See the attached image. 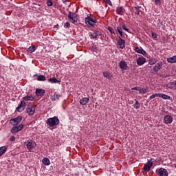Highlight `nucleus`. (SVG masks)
I'll return each mask as SVG.
<instances>
[{
  "label": "nucleus",
  "instance_id": "nucleus-1",
  "mask_svg": "<svg viewBox=\"0 0 176 176\" xmlns=\"http://www.w3.org/2000/svg\"><path fill=\"white\" fill-rule=\"evenodd\" d=\"M60 123V120L56 116L48 118L46 121V124L49 125L50 127H54V126L58 125Z\"/></svg>",
  "mask_w": 176,
  "mask_h": 176
},
{
  "label": "nucleus",
  "instance_id": "nucleus-2",
  "mask_svg": "<svg viewBox=\"0 0 176 176\" xmlns=\"http://www.w3.org/2000/svg\"><path fill=\"white\" fill-rule=\"evenodd\" d=\"M85 24L87 25H90V27H94L96 25V23H97V20L94 18L87 17L85 19Z\"/></svg>",
  "mask_w": 176,
  "mask_h": 176
},
{
  "label": "nucleus",
  "instance_id": "nucleus-3",
  "mask_svg": "<svg viewBox=\"0 0 176 176\" xmlns=\"http://www.w3.org/2000/svg\"><path fill=\"white\" fill-rule=\"evenodd\" d=\"M68 19L71 23L75 24V23H78V16L76 14L72 12L71 11L69 12Z\"/></svg>",
  "mask_w": 176,
  "mask_h": 176
},
{
  "label": "nucleus",
  "instance_id": "nucleus-4",
  "mask_svg": "<svg viewBox=\"0 0 176 176\" xmlns=\"http://www.w3.org/2000/svg\"><path fill=\"white\" fill-rule=\"evenodd\" d=\"M21 120H23V117L21 116H19L15 118L11 119L10 120V124H12V126H17V124H19V123H20Z\"/></svg>",
  "mask_w": 176,
  "mask_h": 176
},
{
  "label": "nucleus",
  "instance_id": "nucleus-5",
  "mask_svg": "<svg viewBox=\"0 0 176 176\" xmlns=\"http://www.w3.org/2000/svg\"><path fill=\"white\" fill-rule=\"evenodd\" d=\"M153 164V162L152 160H149L148 162L144 165L143 170L146 171V173H149L151 171V168H152V166Z\"/></svg>",
  "mask_w": 176,
  "mask_h": 176
},
{
  "label": "nucleus",
  "instance_id": "nucleus-6",
  "mask_svg": "<svg viewBox=\"0 0 176 176\" xmlns=\"http://www.w3.org/2000/svg\"><path fill=\"white\" fill-rule=\"evenodd\" d=\"M157 175L159 176H168V171L164 168H160L158 170H156Z\"/></svg>",
  "mask_w": 176,
  "mask_h": 176
},
{
  "label": "nucleus",
  "instance_id": "nucleus-7",
  "mask_svg": "<svg viewBox=\"0 0 176 176\" xmlns=\"http://www.w3.org/2000/svg\"><path fill=\"white\" fill-rule=\"evenodd\" d=\"M25 107H27V103L24 100H21V103L16 107V111L18 112H23L25 109Z\"/></svg>",
  "mask_w": 176,
  "mask_h": 176
},
{
  "label": "nucleus",
  "instance_id": "nucleus-8",
  "mask_svg": "<svg viewBox=\"0 0 176 176\" xmlns=\"http://www.w3.org/2000/svg\"><path fill=\"white\" fill-rule=\"evenodd\" d=\"M25 144H26V146L29 151H32V149H34L35 148V146H36V143H35L34 142H32L31 140L27 141L25 142Z\"/></svg>",
  "mask_w": 176,
  "mask_h": 176
},
{
  "label": "nucleus",
  "instance_id": "nucleus-9",
  "mask_svg": "<svg viewBox=\"0 0 176 176\" xmlns=\"http://www.w3.org/2000/svg\"><path fill=\"white\" fill-rule=\"evenodd\" d=\"M164 123H165V124H170L173 123V116L170 115L165 116L164 117Z\"/></svg>",
  "mask_w": 176,
  "mask_h": 176
},
{
  "label": "nucleus",
  "instance_id": "nucleus-10",
  "mask_svg": "<svg viewBox=\"0 0 176 176\" xmlns=\"http://www.w3.org/2000/svg\"><path fill=\"white\" fill-rule=\"evenodd\" d=\"M136 63L138 64V65H144V64H145V63H146V58H144V57H139L137 60Z\"/></svg>",
  "mask_w": 176,
  "mask_h": 176
},
{
  "label": "nucleus",
  "instance_id": "nucleus-11",
  "mask_svg": "<svg viewBox=\"0 0 176 176\" xmlns=\"http://www.w3.org/2000/svg\"><path fill=\"white\" fill-rule=\"evenodd\" d=\"M162 67H163V63L162 62H158L153 69L154 72H159L160 69H162Z\"/></svg>",
  "mask_w": 176,
  "mask_h": 176
},
{
  "label": "nucleus",
  "instance_id": "nucleus-12",
  "mask_svg": "<svg viewBox=\"0 0 176 176\" xmlns=\"http://www.w3.org/2000/svg\"><path fill=\"white\" fill-rule=\"evenodd\" d=\"M124 43H126V41L120 37L118 41V47L120 49H124Z\"/></svg>",
  "mask_w": 176,
  "mask_h": 176
},
{
  "label": "nucleus",
  "instance_id": "nucleus-13",
  "mask_svg": "<svg viewBox=\"0 0 176 176\" xmlns=\"http://www.w3.org/2000/svg\"><path fill=\"white\" fill-rule=\"evenodd\" d=\"M25 111L30 116H32L35 113V107H27Z\"/></svg>",
  "mask_w": 176,
  "mask_h": 176
},
{
  "label": "nucleus",
  "instance_id": "nucleus-14",
  "mask_svg": "<svg viewBox=\"0 0 176 176\" xmlns=\"http://www.w3.org/2000/svg\"><path fill=\"white\" fill-rule=\"evenodd\" d=\"M45 91L43 89H36V96L37 97H42V96H45Z\"/></svg>",
  "mask_w": 176,
  "mask_h": 176
},
{
  "label": "nucleus",
  "instance_id": "nucleus-15",
  "mask_svg": "<svg viewBox=\"0 0 176 176\" xmlns=\"http://www.w3.org/2000/svg\"><path fill=\"white\" fill-rule=\"evenodd\" d=\"M120 67L121 68V69H124L125 71H127V68L129 67V66H127V63H126V61L121 60L120 62Z\"/></svg>",
  "mask_w": 176,
  "mask_h": 176
},
{
  "label": "nucleus",
  "instance_id": "nucleus-16",
  "mask_svg": "<svg viewBox=\"0 0 176 176\" xmlns=\"http://www.w3.org/2000/svg\"><path fill=\"white\" fill-rule=\"evenodd\" d=\"M135 52H136V53H138L139 54H142V56H145L146 54V52L143 49H140V47H136Z\"/></svg>",
  "mask_w": 176,
  "mask_h": 176
},
{
  "label": "nucleus",
  "instance_id": "nucleus-17",
  "mask_svg": "<svg viewBox=\"0 0 176 176\" xmlns=\"http://www.w3.org/2000/svg\"><path fill=\"white\" fill-rule=\"evenodd\" d=\"M166 87H168V89H174V90L176 89V80L170 82L169 84H166L165 85Z\"/></svg>",
  "mask_w": 176,
  "mask_h": 176
},
{
  "label": "nucleus",
  "instance_id": "nucleus-18",
  "mask_svg": "<svg viewBox=\"0 0 176 176\" xmlns=\"http://www.w3.org/2000/svg\"><path fill=\"white\" fill-rule=\"evenodd\" d=\"M34 76H37V80L38 82H45L46 80V77L43 75L38 76V74H34Z\"/></svg>",
  "mask_w": 176,
  "mask_h": 176
},
{
  "label": "nucleus",
  "instance_id": "nucleus-19",
  "mask_svg": "<svg viewBox=\"0 0 176 176\" xmlns=\"http://www.w3.org/2000/svg\"><path fill=\"white\" fill-rule=\"evenodd\" d=\"M60 97V94H58L57 92H55L54 95L51 96V100L56 101V100H58Z\"/></svg>",
  "mask_w": 176,
  "mask_h": 176
},
{
  "label": "nucleus",
  "instance_id": "nucleus-20",
  "mask_svg": "<svg viewBox=\"0 0 176 176\" xmlns=\"http://www.w3.org/2000/svg\"><path fill=\"white\" fill-rule=\"evenodd\" d=\"M166 61L170 63V64H174L176 63V56H173L172 57H169L167 58Z\"/></svg>",
  "mask_w": 176,
  "mask_h": 176
},
{
  "label": "nucleus",
  "instance_id": "nucleus-21",
  "mask_svg": "<svg viewBox=\"0 0 176 176\" xmlns=\"http://www.w3.org/2000/svg\"><path fill=\"white\" fill-rule=\"evenodd\" d=\"M89 100H90V98H83L82 99L80 100V104L81 105H86V104H87L89 102Z\"/></svg>",
  "mask_w": 176,
  "mask_h": 176
},
{
  "label": "nucleus",
  "instance_id": "nucleus-22",
  "mask_svg": "<svg viewBox=\"0 0 176 176\" xmlns=\"http://www.w3.org/2000/svg\"><path fill=\"white\" fill-rule=\"evenodd\" d=\"M158 97L163 98V100H171V97L164 94H158Z\"/></svg>",
  "mask_w": 176,
  "mask_h": 176
},
{
  "label": "nucleus",
  "instance_id": "nucleus-23",
  "mask_svg": "<svg viewBox=\"0 0 176 176\" xmlns=\"http://www.w3.org/2000/svg\"><path fill=\"white\" fill-rule=\"evenodd\" d=\"M34 98H35L32 95L26 96L23 97V101H34Z\"/></svg>",
  "mask_w": 176,
  "mask_h": 176
},
{
  "label": "nucleus",
  "instance_id": "nucleus-24",
  "mask_svg": "<svg viewBox=\"0 0 176 176\" xmlns=\"http://www.w3.org/2000/svg\"><path fill=\"white\" fill-rule=\"evenodd\" d=\"M43 164L45 166H50V160H49V158L47 157H44L42 160Z\"/></svg>",
  "mask_w": 176,
  "mask_h": 176
},
{
  "label": "nucleus",
  "instance_id": "nucleus-25",
  "mask_svg": "<svg viewBox=\"0 0 176 176\" xmlns=\"http://www.w3.org/2000/svg\"><path fill=\"white\" fill-rule=\"evenodd\" d=\"M7 150H8V148L6 146H3L0 147V156H2L3 153H6Z\"/></svg>",
  "mask_w": 176,
  "mask_h": 176
},
{
  "label": "nucleus",
  "instance_id": "nucleus-26",
  "mask_svg": "<svg viewBox=\"0 0 176 176\" xmlns=\"http://www.w3.org/2000/svg\"><path fill=\"white\" fill-rule=\"evenodd\" d=\"M116 13L117 14L122 16V14H123V7H118L116 8Z\"/></svg>",
  "mask_w": 176,
  "mask_h": 176
},
{
  "label": "nucleus",
  "instance_id": "nucleus-27",
  "mask_svg": "<svg viewBox=\"0 0 176 176\" xmlns=\"http://www.w3.org/2000/svg\"><path fill=\"white\" fill-rule=\"evenodd\" d=\"M103 76H104V78H107V79H111L112 78V75H111L109 72H104Z\"/></svg>",
  "mask_w": 176,
  "mask_h": 176
},
{
  "label": "nucleus",
  "instance_id": "nucleus-28",
  "mask_svg": "<svg viewBox=\"0 0 176 176\" xmlns=\"http://www.w3.org/2000/svg\"><path fill=\"white\" fill-rule=\"evenodd\" d=\"M48 82H50V83H60V81L54 77L52 78H49Z\"/></svg>",
  "mask_w": 176,
  "mask_h": 176
},
{
  "label": "nucleus",
  "instance_id": "nucleus-29",
  "mask_svg": "<svg viewBox=\"0 0 176 176\" xmlns=\"http://www.w3.org/2000/svg\"><path fill=\"white\" fill-rule=\"evenodd\" d=\"M35 52V45H32L28 49V53L32 54Z\"/></svg>",
  "mask_w": 176,
  "mask_h": 176
},
{
  "label": "nucleus",
  "instance_id": "nucleus-30",
  "mask_svg": "<svg viewBox=\"0 0 176 176\" xmlns=\"http://www.w3.org/2000/svg\"><path fill=\"white\" fill-rule=\"evenodd\" d=\"M135 104H133V107L135 108V109H138V108L141 107V104H140V102H138V100H136V99H135Z\"/></svg>",
  "mask_w": 176,
  "mask_h": 176
},
{
  "label": "nucleus",
  "instance_id": "nucleus-31",
  "mask_svg": "<svg viewBox=\"0 0 176 176\" xmlns=\"http://www.w3.org/2000/svg\"><path fill=\"white\" fill-rule=\"evenodd\" d=\"M19 131H19V128L17 126H14L11 129V133L12 134H14V133H19Z\"/></svg>",
  "mask_w": 176,
  "mask_h": 176
},
{
  "label": "nucleus",
  "instance_id": "nucleus-32",
  "mask_svg": "<svg viewBox=\"0 0 176 176\" xmlns=\"http://www.w3.org/2000/svg\"><path fill=\"white\" fill-rule=\"evenodd\" d=\"M93 39H96V38H97V36H98V32H97V30L94 31V32H92L91 34Z\"/></svg>",
  "mask_w": 176,
  "mask_h": 176
},
{
  "label": "nucleus",
  "instance_id": "nucleus-33",
  "mask_svg": "<svg viewBox=\"0 0 176 176\" xmlns=\"http://www.w3.org/2000/svg\"><path fill=\"white\" fill-rule=\"evenodd\" d=\"M91 52H93V53H97V52H98V49L97 48V45H94L91 47Z\"/></svg>",
  "mask_w": 176,
  "mask_h": 176
},
{
  "label": "nucleus",
  "instance_id": "nucleus-34",
  "mask_svg": "<svg viewBox=\"0 0 176 176\" xmlns=\"http://www.w3.org/2000/svg\"><path fill=\"white\" fill-rule=\"evenodd\" d=\"M117 31L120 34V36H123V32L122 31V27H118Z\"/></svg>",
  "mask_w": 176,
  "mask_h": 176
},
{
  "label": "nucleus",
  "instance_id": "nucleus-35",
  "mask_svg": "<svg viewBox=\"0 0 176 176\" xmlns=\"http://www.w3.org/2000/svg\"><path fill=\"white\" fill-rule=\"evenodd\" d=\"M139 93H140L141 94H145V93H146V89L144 88H140L139 89Z\"/></svg>",
  "mask_w": 176,
  "mask_h": 176
},
{
  "label": "nucleus",
  "instance_id": "nucleus-36",
  "mask_svg": "<svg viewBox=\"0 0 176 176\" xmlns=\"http://www.w3.org/2000/svg\"><path fill=\"white\" fill-rule=\"evenodd\" d=\"M47 6H53V1L52 0H47Z\"/></svg>",
  "mask_w": 176,
  "mask_h": 176
},
{
  "label": "nucleus",
  "instance_id": "nucleus-37",
  "mask_svg": "<svg viewBox=\"0 0 176 176\" xmlns=\"http://www.w3.org/2000/svg\"><path fill=\"white\" fill-rule=\"evenodd\" d=\"M155 97H159V94H155L150 96V99L153 100V98H155Z\"/></svg>",
  "mask_w": 176,
  "mask_h": 176
},
{
  "label": "nucleus",
  "instance_id": "nucleus-38",
  "mask_svg": "<svg viewBox=\"0 0 176 176\" xmlns=\"http://www.w3.org/2000/svg\"><path fill=\"white\" fill-rule=\"evenodd\" d=\"M105 3H107L108 5H109V6H112V2L111 1V0H103Z\"/></svg>",
  "mask_w": 176,
  "mask_h": 176
},
{
  "label": "nucleus",
  "instance_id": "nucleus-39",
  "mask_svg": "<svg viewBox=\"0 0 176 176\" xmlns=\"http://www.w3.org/2000/svg\"><path fill=\"white\" fill-rule=\"evenodd\" d=\"M71 25V23L69 22H66L64 25L65 28H69V26Z\"/></svg>",
  "mask_w": 176,
  "mask_h": 176
},
{
  "label": "nucleus",
  "instance_id": "nucleus-40",
  "mask_svg": "<svg viewBox=\"0 0 176 176\" xmlns=\"http://www.w3.org/2000/svg\"><path fill=\"white\" fill-rule=\"evenodd\" d=\"M151 36L152 38H153L154 39H156L157 38V34L156 33L154 32H151Z\"/></svg>",
  "mask_w": 176,
  "mask_h": 176
},
{
  "label": "nucleus",
  "instance_id": "nucleus-41",
  "mask_svg": "<svg viewBox=\"0 0 176 176\" xmlns=\"http://www.w3.org/2000/svg\"><path fill=\"white\" fill-rule=\"evenodd\" d=\"M23 127H24V125L23 124H20L19 126H17L19 131H21V130Z\"/></svg>",
  "mask_w": 176,
  "mask_h": 176
},
{
  "label": "nucleus",
  "instance_id": "nucleus-42",
  "mask_svg": "<svg viewBox=\"0 0 176 176\" xmlns=\"http://www.w3.org/2000/svg\"><path fill=\"white\" fill-rule=\"evenodd\" d=\"M121 28H122L124 31H126L127 32H129V29L124 25H122Z\"/></svg>",
  "mask_w": 176,
  "mask_h": 176
},
{
  "label": "nucleus",
  "instance_id": "nucleus-43",
  "mask_svg": "<svg viewBox=\"0 0 176 176\" xmlns=\"http://www.w3.org/2000/svg\"><path fill=\"white\" fill-rule=\"evenodd\" d=\"M133 10H135L134 11V13H135V14H140V12H141V10H138V9H133Z\"/></svg>",
  "mask_w": 176,
  "mask_h": 176
},
{
  "label": "nucleus",
  "instance_id": "nucleus-44",
  "mask_svg": "<svg viewBox=\"0 0 176 176\" xmlns=\"http://www.w3.org/2000/svg\"><path fill=\"white\" fill-rule=\"evenodd\" d=\"M108 31H109V32H111V34H115L113 29H112V28H111V27H109Z\"/></svg>",
  "mask_w": 176,
  "mask_h": 176
},
{
  "label": "nucleus",
  "instance_id": "nucleus-45",
  "mask_svg": "<svg viewBox=\"0 0 176 176\" xmlns=\"http://www.w3.org/2000/svg\"><path fill=\"white\" fill-rule=\"evenodd\" d=\"M149 64L150 65H153L154 64H156V60H150Z\"/></svg>",
  "mask_w": 176,
  "mask_h": 176
},
{
  "label": "nucleus",
  "instance_id": "nucleus-46",
  "mask_svg": "<svg viewBox=\"0 0 176 176\" xmlns=\"http://www.w3.org/2000/svg\"><path fill=\"white\" fill-rule=\"evenodd\" d=\"M10 141H11V142H14V141H16V138H15L14 136H11V137L10 138Z\"/></svg>",
  "mask_w": 176,
  "mask_h": 176
},
{
  "label": "nucleus",
  "instance_id": "nucleus-47",
  "mask_svg": "<svg viewBox=\"0 0 176 176\" xmlns=\"http://www.w3.org/2000/svg\"><path fill=\"white\" fill-rule=\"evenodd\" d=\"M141 87H135L131 89V90H138V91H140V89Z\"/></svg>",
  "mask_w": 176,
  "mask_h": 176
},
{
  "label": "nucleus",
  "instance_id": "nucleus-48",
  "mask_svg": "<svg viewBox=\"0 0 176 176\" xmlns=\"http://www.w3.org/2000/svg\"><path fill=\"white\" fill-rule=\"evenodd\" d=\"M133 8H134V9H138L139 10H140V9H141V6H135Z\"/></svg>",
  "mask_w": 176,
  "mask_h": 176
},
{
  "label": "nucleus",
  "instance_id": "nucleus-49",
  "mask_svg": "<svg viewBox=\"0 0 176 176\" xmlns=\"http://www.w3.org/2000/svg\"><path fill=\"white\" fill-rule=\"evenodd\" d=\"M155 5H158V3L160 2V0H154Z\"/></svg>",
  "mask_w": 176,
  "mask_h": 176
},
{
  "label": "nucleus",
  "instance_id": "nucleus-50",
  "mask_svg": "<svg viewBox=\"0 0 176 176\" xmlns=\"http://www.w3.org/2000/svg\"><path fill=\"white\" fill-rule=\"evenodd\" d=\"M62 1H63V3H67V1L68 0H62Z\"/></svg>",
  "mask_w": 176,
  "mask_h": 176
},
{
  "label": "nucleus",
  "instance_id": "nucleus-51",
  "mask_svg": "<svg viewBox=\"0 0 176 176\" xmlns=\"http://www.w3.org/2000/svg\"><path fill=\"white\" fill-rule=\"evenodd\" d=\"M57 27H58V25H56L54 26V28H57Z\"/></svg>",
  "mask_w": 176,
  "mask_h": 176
},
{
  "label": "nucleus",
  "instance_id": "nucleus-52",
  "mask_svg": "<svg viewBox=\"0 0 176 176\" xmlns=\"http://www.w3.org/2000/svg\"><path fill=\"white\" fill-rule=\"evenodd\" d=\"M98 36H101V34L98 33Z\"/></svg>",
  "mask_w": 176,
  "mask_h": 176
}]
</instances>
